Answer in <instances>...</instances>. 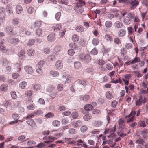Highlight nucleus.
I'll list each match as a JSON object with an SVG mask.
<instances>
[{"mask_svg":"<svg viewBox=\"0 0 148 148\" xmlns=\"http://www.w3.org/2000/svg\"><path fill=\"white\" fill-rule=\"evenodd\" d=\"M70 47L72 46V48L68 51V54L69 55H73L75 53V50H76L77 48V46L75 44H70L69 45Z\"/></svg>","mask_w":148,"mask_h":148,"instance_id":"5","label":"nucleus"},{"mask_svg":"<svg viewBox=\"0 0 148 148\" xmlns=\"http://www.w3.org/2000/svg\"><path fill=\"white\" fill-rule=\"evenodd\" d=\"M105 25L107 28H109L112 26V23L111 21H108L106 22Z\"/></svg>","mask_w":148,"mask_h":148,"instance_id":"44","label":"nucleus"},{"mask_svg":"<svg viewBox=\"0 0 148 148\" xmlns=\"http://www.w3.org/2000/svg\"><path fill=\"white\" fill-rule=\"evenodd\" d=\"M103 122L101 121H97L93 123L94 126L96 127H99L102 125Z\"/></svg>","mask_w":148,"mask_h":148,"instance_id":"22","label":"nucleus"},{"mask_svg":"<svg viewBox=\"0 0 148 148\" xmlns=\"http://www.w3.org/2000/svg\"><path fill=\"white\" fill-rule=\"evenodd\" d=\"M126 31L125 30L121 29L118 33V36L119 37H121L124 36L125 34Z\"/></svg>","mask_w":148,"mask_h":148,"instance_id":"19","label":"nucleus"},{"mask_svg":"<svg viewBox=\"0 0 148 148\" xmlns=\"http://www.w3.org/2000/svg\"><path fill=\"white\" fill-rule=\"evenodd\" d=\"M71 114V111L69 110H68L63 112L62 113V115L64 116H67Z\"/></svg>","mask_w":148,"mask_h":148,"instance_id":"62","label":"nucleus"},{"mask_svg":"<svg viewBox=\"0 0 148 148\" xmlns=\"http://www.w3.org/2000/svg\"><path fill=\"white\" fill-rule=\"evenodd\" d=\"M24 69L27 73L31 74L34 72L32 67L30 66H26L24 67Z\"/></svg>","mask_w":148,"mask_h":148,"instance_id":"8","label":"nucleus"},{"mask_svg":"<svg viewBox=\"0 0 148 148\" xmlns=\"http://www.w3.org/2000/svg\"><path fill=\"white\" fill-rule=\"evenodd\" d=\"M113 141V139H110L106 141H103L102 145H105L106 144H110L112 143Z\"/></svg>","mask_w":148,"mask_h":148,"instance_id":"37","label":"nucleus"},{"mask_svg":"<svg viewBox=\"0 0 148 148\" xmlns=\"http://www.w3.org/2000/svg\"><path fill=\"white\" fill-rule=\"evenodd\" d=\"M27 85V83L25 81H23L19 84V86L22 89H24Z\"/></svg>","mask_w":148,"mask_h":148,"instance_id":"38","label":"nucleus"},{"mask_svg":"<svg viewBox=\"0 0 148 148\" xmlns=\"http://www.w3.org/2000/svg\"><path fill=\"white\" fill-rule=\"evenodd\" d=\"M75 84H78L79 85L86 86L88 84V82L82 79H78L75 82Z\"/></svg>","mask_w":148,"mask_h":148,"instance_id":"7","label":"nucleus"},{"mask_svg":"<svg viewBox=\"0 0 148 148\" xmlns=\"http://www.w3.org/2000/svg\"><path fill=\"white\" fill-rule=\"evenodd\" d=\"M63 78L66 79L65 82H67L68 83L70 82L72 79V77L71 75H66V74L63 75Z\"/></svg>","mask_w":148,"mask_h":148,"instance_id":"20","label":"nucleus"},{"mask_svg":"<svg viewBox=\"0 0 148 148\" xmlns=\"http://www.w3.org/2000/svg\"><path fill=\"white\" fill-rule=\"evenodd\" d=\"M118 123L119 126L122 128H124L125 126V120L123 118H120L118 120Z\"/></svg>","mask_w":148,"mask_h":148,"instance_id":"12","label":"nucleus"},{"mask_svg":"<svg viewBox=\"0 0 148 148\" xmlns=\"http://www.w3.org/2000/svg\"><path fill=\"white\" fill-rule=\"evenodd\" d=\"M44 61L43 60H41L37 63V66L39 67H42L44 63Z\"/></svg>","mask_w":148,"mask_h":148,"instance_id":"60","label":"nucleus"},{"mask_svg":"<svg viewBox=\"0 0 148 148\" xmlns=\"http://www.w3.org/2000/svg\"><path fill=\"white\" fill-rule=\"evenodd\" d=\"M91 116L89 114H86L83 117L84 119L86 121H88V119H90Z\"/></svg>","mask_w":148,"mask_h":148,"instance_id":"59","label":"nucleus"},{"mask_svg":"<svg viewBox=\"0 0 148 148\" xmlns=\"http://www.w3.org/2000/svg\"><path fill=\"white\" fill-rule=\"evenodd\" d=\"M57 89L59 91H62L63 89V85L62 84H59L57 86Z\"/></svg>","mask_w":148,"mask_h":148,"instance_id":"32","label":"nucleus"},{"mask_svg":"<svg viewBox=\"0 0 148 148\" xmlns=\"http://www.w3.org/2000/svg\"><path fill=\"white\" fill-rule=\"evenodd\" d=\"M147 100L146 97L140 95L135 100V104L136 106H139L142 104H145L147 101Z\"/></svg>","mask_w":148,"mask_h":148,"instance_id":"2","label":"nucleus"},{"mask_svg":"<svg viewBox=\"0 0 148 148\" xmlns=\"http://www.w3.org/2000/svg\"><path fill=\"white\" fill-rule=\"evenodd\" d=\"M136 16L134 13L133 12H130L127 14V16L129 17L130 19L134 18Z\"/></svg>","mask_w":148,"mask_h":148,"instance_id":"56","label":"nucleus"},{"mask_svg":"<svg viewBox=\"0 0 148 148\" xmlns=\"http://www.w3.org/2000/svg\"><path fill=\"white\" fill-rule=\"evenodd\" d=\"M35 53L34 50L32 49H28L27 51V54L29 56H32L34 55Z\"/></svg>","mask_w":148,"mask_h":148,"instance_id":"28","label":"nucleus"},{"mask_svg":"<svg viewBox=\"0 0 148 148\" xmlns=\"http://www.w3.org/2000/svg\"><path fill=\"white\" fill-rule=\"evenodd\" d=\"M41 88V85L39 84H37L34 85L33 87V89L36 91L39 90Z\"/></svg>","mask_w":148,"mask_h":148,"instance_id":"41","label":"nucleus"},{"mask_svg":"<svg viewBox=\"0 0 148 148\" xmlns=\"http://www.w3.org/2000/svg\"><path fill=\"white\" fill-rule=\"evenodd\" d=\"M26 122L29 125L32 126H33L35 124L34 121L32 119L27 121Z\"/></svg>","mask_w":148,"mask_h":148,"instance_id":"50","label":"nucleus"},{"mask_svg":"<svg viewBox=\"0 0 148 148\" xmlns=\"http://www.w3.org/2000/svg\"><path fill=\"white\" fill-rule=\"evenodd\" d=\"M68 132L71 134H75L77 133V132L75 129L72 128H70Z\"/></svg>","mask_w":148,"mask_h":148,"instance_id":"48","label":"nucleus"},{"mask_svg":"<svg viewBox=\"0 0 148 148\" xmlns=\"http://www.w3.org/2000/svg\"><path fill=\"white\" fill-rule=\"evenodd\" d=\"M5 16V9L3 8H0V16Z\"/></svg>","mask_w":148,"mask_h":148,"instance_id":"42","label":"nucleus"},{"mask_svg":"<svg viewBox=\"0 0 148 148\" xmlns=\"http://www.w3.org/2000/svg\"><path fill=\"white\" fill-rule=\"evenodd\" d=\"M136 114V112L134 111H132L130 114L125 116V118L126 119V123H129L133 122L134 120V117Z\"/></svg>","mask_w":148,"mask_h":148,"instance_id":"3","label":"nucleus"},{"mask_svg":"<svg viewBox=\"0 0 148 148\" xmlns=\"http://www.w3.org/2000/svg\"><path fill=\"white\" fill-rule=\"evenodd\" d=\"M141 60L140 58L138 57H136L130 63L132 64H135L136 63L140 62Z\"/></svg>","mask_w":148,"mask_h":148,"instance_id":"31","label":"nucleus"},{"mask_svg":"<svg viewBox=\"0 0 148 148\" xmlns=\"http://www.w3.org/2000/svg\"><path fill=\"white\" fill-rule=\"evenodd\" d=\"M35 32L37 35L40 36L42 34V31L41 28H38L36 30Z\"/></svg>","mask_w":148,"mask_h":148,"instance_id":"52","label":"nucleus"},{"mask_svg":"<svg viewBox=\"0 0 148 148\" xmlns=\"http://www.w3.org/2000/svg\"><path fill=\"white\" fill-rule=\"evenodd\" d=\"M25 52L24 51L21 50L20 51V53L19 55L20 58L22 59L24 57Z\"/></svg>","mask_w":148,"mask_h":148,"instance_id":"58","label":"nucleus"},{"mask_svg":"<svg viewBox=\"0 0 148 148\" xmlns=\"http://www.w3.org/2000/svg\"><path fill=\"white\" fill-rule=\"evenodd\" d=\"M81 66V63L79 62H76L74 63V67L75 68L79 69Z\"/></svg>","mask_w":148,"mask_h":148,"instance_id":"51","label":"nucleus"},{"mask_svg":"<svg viewBox=\"0 0 148 148\" xmlns=\"http://www.w3.org/2000/svg\"><path fill=\"white\" fill-rule=\"evenodd\" d=\"M88 129V127L86 125H83L80 128V130L82 132H85Z\"/></svg>","mask_w":148,"mask_h":148,"instance_id":"53","label":"nucleus"},{"mask_svg":"<svg viewBox=\"0 0 148 148\" xmlns=\"http://www.w3.org/2000/svg\"><path fill=\"white\" fill-rule=\"evenodd\" d=\"M11 102L8 101H5L3 104V105L6 108H7L9 106H11Z\"/></svg>","mask_w":148,"mask_h":148,"instance_id":"55","label":"nucleus"},{"mask_svg":"<svg viewBox=\"0 0 148 148\" xmlns=\"http://www.w3.org/2000/svg\"><path fill=\"white\" fill-rule=\"evenodd\" d=\"M72 39L74 42H76L79 40V37L77 35L74 34L73 35L72 37Z\"/></svg>","mask_w":148,"mask_h":148,"instance_id":"34","label":"nucleus"},{"mask_svg":"<svg viewBox=\"0 0 148 148\" xmlns=\"http://www.w3.org/2000/svg\"><path fill=\"white\" fill-rule=\"evenodd\" d=\"M84 108L86 111H90L92 110L93 106L91 104H88L85 106Z\"/></svg>","mask_w":148,"mask_h":148,"instance_id":"26","label":"nucleus"},{"mask_svg":"<svg viewBox=\"0 0 148 148\" xmlns=\"http://www.w3.org/2000/svg\"><path fill=\"white\" fill-rule=\"evenodd\" d=\"M57 54H53V55H50L48 56V58L51 60H53L56 59L57 57Z\"/></svg>","mask_w":148,"mask_h":148,"instance_id":"40","label":"nucleus"},{"mask_svg":"<svg viewBox=\"0 0 148 148\" xmlns=\"http://www.w3.org/2000/svg\"><path fill=\"white\" fill-rule=\"evenodd\" d=\"M71 138H66L64 139V142H67L69 144H76L77 142L74 140H71Z\"/></svg>","mask_w":148,"mask_h":148,"instance_id":"15","label":"nucleus"},{"mask_svg":"<svg viewBox=\"0 0 148 148\" xmlns=\"http://www.w3.org/2000/svg\"><path fill=\"white\" fill-rule=\"evenodd\" d=\"M55 88L54 86L52 85H50L48 86L46 90L47 92H50L53 91Z\"/></svg>","mask_w":148,"mask_h":148,"instance_id":"25","label":"nucleus"},{"mask_svg":"<svg viewBox=\"0 0 148 148\" xmlns=\"http://www.w3.org/2000/svg\"><path fill=\"white\" fill-rule=\"evenodd\" d=\"M12 117L15 120L17 121L19 118V116L18 114L14 113L12 115Z\"/></svg>","mask_w":148,"mask_h":148,"instance_id":"46","label":"nucleus"},{"mask_svg":"<svg viewBox=\"0 0 148 148\" xmlns=\"http://www.w3.org/2000/svg\"><path fill=\"white\" fill-rule=\"evenodd\" d=\"M79 58L82 60H85L87 63L90 62L91 60L89 54H81L79 55Z\"/></svg>","mask_w":148,"mask_h":148,"instance_id":"4","label":"nucleus"},{"mask_svg":"<svg viewBox=\"0 0 148 148\" xmlns=\"http://www.w3.org/2000/svg\"><path fill=\"white\" fill-rule=\"evenodd\" d=\"M10 42L11 44H17L20 42V40L16 38H12L10 39Z\"/></svg>","mask_w":148,"mask_h":148,"instance_id":"21","label":"nucleus"},{"mask_svg":"<svg viewBox=\"0 0 148 148\" xmlns=\"http://www.w3.org/2000/svg\"><path fill=\"white\" fill-rule=\"evenodd\" d=\"M60 122L59 121L56 120L53 121V125L54 126H59L60 125Z\"/></svg>","mask_w":148,"mask_h":148,"instance_id":"49","label":"nucleus"},{"mask_svg":"<svg viewBox=\"0 0 148 148\" xmlns=\"http://www.w3.org/2000/svg\"><path fill=\"white\" fill-rule=\"evenodd\" d=\"M55 67L58 69H61L63 67L62 62L60 60H58L56 61L55 64Z\"/></svg>","mask_w":148,"mask_h":148,"instance_id":"10","label":"nucleus"},{"mask_svg":"<svg viewBox=\"0 0 148 148\" xmlns=\"http://www.w3.org/2000/svg\"><path fill=\"white\" fill-rule=\"evenodd\" d=\"M5 30L7 32L10 33L12 31V28L10 26H7L5 28Z\"/></svg>","mask_w":148,"mask_h":148,"instance_id":"47","label":"nucleus"},{"mask_svg":"<svg viewBox=\"0 0 148 148\" xmlns=\"http://www.w3.org/2000/svg\"><path fill=\"white\" fill-rule=\"evenodd\" d=\"M43 140H54L57 139V137H52L51 136H45L43 138Z\"/></svg>","mask_w":148,"mask_h":148,"instance_id":"29","label":"nucleus"},{"mask_svg":"<svg viewBox=\"0 0 148 148\" xmlns=\"http://www.w3.org/2000/svg\"><path fill=\"white\" fill-rule=\"evenodd\" d=\"M16 11L17 14H20L22 12L23 8L20 5H17L16 8Z\"/></svg>","mask_w":148,"mask_h":148,"instance_id":"18","label":"nucleus"},{"mask_svg":"<svg viewBox=\"0 0 148 148\" xmlns=\"http://www.w3.org/2000/svg\"><path fill=\"white\" fill-rule=\"evenodd\" d=\"M46 145L44 143H40L38 144L36 146V147L39 148H42L44 147Z\"/></svg>","mask_w":148,"mask_h":148,"instance_id":"63","label":"nucleus"},{"mask_svg":"<svg viewBox=\"0 0 148 148\" xmlns=\"http://www.w3.org/2000/svg\"><path fill=\"white\" fill-rule=\"evenodd\" d=\"M35 104L33 103L30 104L29 105H27V108L28 110H32L35 109Z\"/></svg>","mask_w":148,"mask_h":148,"instance_id":"36","label":"nucleus"},{"mask_svg":"<svg viewBox=\"0 0 148 148\" xmlns=\"http://www.w3.org/2000/svg\"><path fill=\"white\" fill-rule=\"evenodd\" d=\"M99 41L97 38H94L92 41V42L94 46L97 45L99 43Z\"/></svg>","mask_w":148,"mask_h":148,"instance_id":"30","label":"nucleus"},{"mask_svg":"<svg viewBox=\"0 0 148 148\" xmlns=\"http://www.w3.org/2000/svg\"><path fill=\"white\" fill-rule=\"evenodd\" d=\"M11 95L12 98L13 99H16L17 97L16 93L14 91H12L11 92Z\"/></svg>","mask_w":148,"mask_h":148,"instance_id":"54","label":"nucleus"},{"mask_svg":"<svg viewBox=\"0 0 148 148\" xmlns=\"http://www.w3.org/2000/svg\"><path fill=\"white\" fill-rule=\"evenodd\" d=\"M71 116L73 119H76L79 117V114L78 112L75 111L72 113Z\"/></svg>","mask_w":148,"mask_h":148,"instance_id":"24","label":"nucleus"},{"mask_svg":"<svg viewBox=\"0 0 148 148\" xmlns=\"http://www.w3.org/2000/svg\"><path fill=\"white\" fill-rule=\"evenodd\" d=\"M11 23L14 26H18L19 25V21L16 18H14L11 20Z\"/></svg>","mask_w":148,"mask_h":148,"instance_id":"14","label":"nucleus"},{"mask_svg":"<svg viewBox=\"0 0 148 148\" xmlns=\"http://www.w3.org/2000/svg\"><path fill=\"white\" fill-rule=\"evenodd\" d=\"M131 21L129 17L127 16L125 19H124L123 23L126 25H129L131 23Z\"/></svg>","mask_w":148,"mask_h":148,"instance_id":"33","label":"nucleus"},{"mask_svg":"<svg viewBox=\"0 0 148 148\" xmlns=\"http://www.w3.org/2000/svg\"><path fill=\"white\" fill-rule=\"evenodd\" d=\"M139 3L138 0H134L131 1L130 4L131 5V8L132 9L135 8L139 4Z\"/></svg>","mask_w":148,"mask_h":148,"instance_id":"6","label":"nucleus"},{"mask_svg":"<svg viewBox=\"0 0 148 148\" xmlns=\"http://www.w3.org/2000/svg\"><path fill=\"white\" fill-rule=\"evenodd\" d=\"M33 93V91L32 90H28L25 92V95L27 97H30L32 95Z\"/></svg>","mask_w":148,"mask_h":148,"instance_id":"39","label":"nucleus"},{"mask_svg":"<svg viewBox=\"0 0 148 148\" xmlns=\"http://www.w3.org/2000/svg\"><path fill=\"white\" fill-rule=\"evenodd\" d=\"M127 30L128 33L130 34H132L134 32V31L132 27H129L127 28Z\"/></svg>","mask_w":148,"mask_h":148,"instance_id":"61","label":"nucleus"},{"mask_svg":"<svg viewBox=\"0 0 148 148\" xmlns=\"http://www.w3.org/2000/svg\"><path fill=\"white\" fill-rule=\"evenodd\" d=\"M49 74L54 77H58L59 75V72L55 70H51L50 71Z\"/></svg>","mask_w":148,"mask_h":148,"instance_id":"17","label":"nucleus"},{"mask_svg":"<svg viewBox=\"0 0 148 148\" xmlns=\"http://www.w3.org/2000/svg\"><path fill=\"white\" fill-rule=\"evenodd\" d=\"M43 23L41 21H36L32 26V28H34L38 27H40Z\"/></svg>","mask_w":148,"mask_h":148,"instance_id":"11","label":"nucleus"},{"mask_svg":"<svg viewBox=\"0 0 148 148\" xmlns=\"http://www.w3.org/2000/svg\"><path fill=\"white\" fill-rule=\"evenodd\" d=\"M106 96L108 99H111L113 97V95L110 91H108L106 92Z\"/></svg>","mask_w":148,"mask_h":148,"instance_id":"23","label":"nucleus"},{"mask_svg":"<svg viewBox=\"0 0 148 148\" xmlns=\"http://www.w3.org/2000/svg\"><path fill=\"white\" fill-rule=\"evenodd\" d=\"M26 138V136L25 135H22L19 136L18 138V140L19 141H21Z\"/></svg>","mask_w":148,"mask_h":148,"instance_id":"57","label":"nucleus"},{"mask_svg":"<svg viewBox=\"0 0 148 148\" xmlns=\"http://www.w3.org/2000/svg\"><path fill=\"white\" fill-rule=\"evenodd\" d=\"M75 29L78 32H82L84 30V28L83 27L81 26H77L76 27Z\"/></svg>","mask_w":148,"mask_h":148,"instance_id":"43","label":"nucleus"},{"mask_svg":"<svg viewBox=\"0 0 148 148\" xmlns=\"http://www.w3.org/2000/svg\"><path fill=\"white\" fill-rule=\"evenodd\" d=\"M36 142L33 140L28 141L27 143V145L28 146H32L36 144Z\"/></svg>","mask_w":148,"mask_h":148,"instance_id":"45","label":"nucleus"},{"mask_svg":"<svg viewBox=\"0 0 148 148\" xmlns=\"http://www.w3.org/2000/svg\"><path fill=\"white\" fill-rule=\"evenodd\" d=\"M85 2L82 0H78L74 3L73 9L75 12L79 14L82 13L84 11V8L82 6L85 5Z\"/></svg>","mask_w":148,"mask_h":148,"instance_id":"1","label":"nucleus"},{"mask_svg":"<svg viewBox=\"0 0 148 148\" xmlns=\"http://www.w3.org/2000/svg\"><path fill=\"white\" fill-rule=\"evenodd\" d=\"M0 62L2 65L6 66L8 64L9 61L6 58L2 57L1 58Z\"/></svg>","mask_w":148,"mask_h":148,"instance_id":"9","label":"nucleus"},{"mask_svg":"<svg viewBox=\"0 0 148 148\" xmlns=\"http://www.w3.org/2000/svg\"><path fill=\"white\" fill-rule=\"evenodd\" d=\"M0 89L2 91L6 92L8 89V85L7 84H2L0 87Z\"/></svg>","mask_w":148,"mask_h":148,"instance_id":"16","label":"nucleus"},{"mask_svg":"<svg viewBox=\"0 0 148 148\" xmlns=\"http://www.w3.org/2000/svg\"><path fill=\"white\" fill-rule=\"evenodd\" d=\"M82 124V122L80 120H78L77 121V122L75 123L74 124V125L75 127H78L80 126Z\"/></svg>","mask_w":148,"mask_h":148,"instance_id":"64","label":"nucleus"},{"mask_svg":"<svg viewBox=\"0 0 148 148\" xmlns=\"http://www.w3.org/2000/svg\"><path fill=\"white\" fill-rule=\"evenodd\" d=\"M114 26L118 28H121L123 26L122 23L116 21L114 24Z\"/></svg>","mask_w":148,"mask_h":148,"instance_id":"35","label":"nucleus"},{"mask_svg":"<svg viewBox=\"0 0 148 148\" xmlns=\"http://www.w3.org/2000/svg\"><path fill=\"white\" fill-rule=\"evenodd\" d=\"M47 39L49 42L54 41L55 40V34L53 33L50 34L47 36Z\"/></svg>","mask_w":148,"mask_h":148,"instance_id":"13","label":"nucleus"},{"mask_svg":"<svg viewBox=\"0 0 148 148\" xmlns=\"http://www.w3.org/2000/svg\"><path fill=\"white\" fill-rule=\"evenodd\" d=\"M62 26L61 24H57L56 25L55 27H53L52 28L54 31H55L57 30H60L62 29Z\"/></svg>","mask_w":148,"mask_h":148,"instance_id":"27","label":"nucleus"}]
</instances>
